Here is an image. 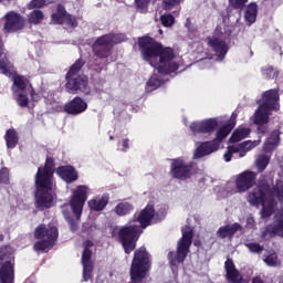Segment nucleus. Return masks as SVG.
I'll return each mask as SVG.
<instances>
[{
  "instance_id": "1",
  "label": "nucleus",
  "mask_w": 283,
  "mask_h": 283,
  "mask_svg": "<svg viewBox=\"0 0 283 283\" xmlns=\"http://www.w3.org/2000/svg\"><path fill=\"white\" fill-rule=\"evenodd\" d=\"M139 48L144 61H147L151 67H155L158 74L167 76L176 74L178 71L180 59L174 56V50L169 48L164 49L160 43L155 42L154 39L148 36L139 39Z\"/></svg>"
},
{
  "instance_id": "2",
  "label": "nucleus",
  "mask_w": 283,
  "mask_h": 283,
  "mask_svg": "<svg viewBox=\"0 0 283 283\" xmlns=\"http://www.w3.org/2000/svg\"><path fill=\"white\" fill-rule=\"evenodd\" d=\"M54 157H46L44 166L39 167L34 177V207L39 211H45L54 207Z\"/></svg>"
},
{
  "instance_id": "3",
  "label": "nucleus",
  "mask_w": 283,
  "mask_h": 283,
  "mask_svg": "<svg viewBox=\"0 0 283 283\" xmlns=\"http://www.w3.org/2000/svg\"><path fill=\"white\" fill-rule=\"evenodd\" d=\"M154 216H156L154 205H147L134 220V222H138L139 226L136 223H128L119 229L117 233L118 242L122 244L126 255L136 251L138 240H140V235H143V230L150 227Z\"/></svg>"
},
{
  "instance_id": "4",
  "label": "nucleus",
  "mask_w": 283,
  "mask_h": 283,
  "mask_svg": "<svg viewBox=\"0 0 283 283\" xmlns=\"http://www.w3.org/2000/svg\"><path fill=\"white\" fill-rule=\"evenodd\" d=\"M0 74H4V76H8L9 78H12L13 81V94H17L19 92H29L31 94L32 101L35 103L41 99V95L36 92H34V88H32V85L30 82L21 76L17 75L14 72V66L12 65V62L8 59V51L3 48V41L0 39Z\"/></svg>"
},
{
  "instance_id": "5",
  "label": "nucleus",
  "mask_w": 283,
  "mask_h": 283,
  "mask_svg": "<svg viewBox=\"0 0 283 283\" xmlns=\"http://www.w3.org/2000/svg\"><path fill=\"white\" fill-rule=\"evenodd\" d=\"M274 109H280V94L276 90H270L263 93L262 101L254 113V125H258V132L264 134L266 132V123H269V116Z\"/></svg>"
},
{
  "instance_id": "6",
  "label": "nucleus",
  "mask_w": 283,
  "mask_h": 283,
  "mask_svg": "<svg viewBox=\"0 0 283 283\" xmlns=\"http://www.w3.org/2000/svg\"><path fill=\"white\" fill-rule=\"evenodd\" d=\"M88 189L90 188H87V186H77L73 191L70 200V207L75 219L70 214V212L63 210V216L70 226L72 233H76V231H78V222L81 221V216H83V207H85V202H87Z\"/></svg>"
},
{
  "instance_id": "7",
  "label": "nucleus",
  "mask_w": 283,
  "mask_h": 283,
  "mask_svg": "<svg viewBox=\"0 0 283 283\" xmlns=\"http://www.w3.org/2000/svg\"><path fill=\"white\" fill-rule=\"evenodd\" d=\"M149 271H151V254L147 251V248L140 247L135 250L129 270L130 282L143 283Z\"/></svg>"
},
{
  "instance_id": "8",
  "label": "nucleus",
  "mask_w": 283,
  "mask_h": 283,
  "mask_svg": "<svg viewBox=\"0 0 283 283\" xmlns=\"http://www.w3.org/2000/svg\"><path fill=\"white\" fill-rule=\"evenodd\" d=\"M229 36H231V27L221 23L216 28L213 34L207 38V45L214 52L217 61H223L224 56H227L229 48L224 39Z\"/></svg>"
},
{
  "instance_id": "9",
  "label": "nucleus",
  "mask_w": 283,
  "mask_h": 283,
  "mask_svg": "<svg viewBox=\"0 0 283 283\" xmlns=\"http://www.w3.org/2000/svg\"><path fill=\"white\" fill-rule=\"evenodd\" d=\"M36 241L33 244L34 251H49L59 241V228L56 226L40 224L34 230Z\"/></svg>"
},
{
  "instance_id": "10",
  "label": "nucleus",
  "mask_w": 283,
  "mask_h": 283,
  "mask_svg": "<svg viewBox=\"0 0 283 283\" xmlns=\"http://www.w3.org/2000/svg\"><path fill=\"white\" fill-rule=\"evenodd\" d=\"M81 67H83V60H77L70 69L66 74V90L69 92H83V94H90V90L87 88V77L86 76H77L78 72H81Z\"/></svg>"
},
{
  "instance_id": "11",
  "label": "nucleus",
  "mask_w": 283,
  "mask_h": 283,
  "mask_svg": "<svg viewBox=\"0 0 283 283\" xmlns=\"http://www.w3.org/2000/svg\"><path fill=\"white\" fill-rule=\"evenodd\" d=\"M198 164L195 161H185L182 158L171 159L170 176L175 180H189L198 174Z\"/></svg>"
},
{
  "instance_id": "12",
  "label": "nucleus",
  "mask_w": 283,
  "mask_h": 283,
  "mask_svg": "<svg viewBox=\"0 0 283 283\" xmlns=\"http://www.w3.org/2000/svg\"><path fill=\"white\" fill-rule=\"evenodd\" d=\"M125 41V34H108L98 38L93 44V52L98 59H107L109 56V50L116 43H123Z\"/></svg>"
},
{
  "instance_id": "13",
  "label": "nucleus",
  "mask_w": 283,
  "mask_h": 283,
  "mask_svg": "<svg viewBox=\"0 0 283 283\" xmlns=\"http://www.w3.org/2000/svg\"><path fill=\"white\" fill-rule=\"evenodd\" d=\"M271 197V184L265 178H261L252 191L248 193L247 200L252 207H264Z\"/></svg>"
},
{
  "instance_id": "14",
  "label": "nucleus",
  "mask_w": 283,
  "mask_h": 283,
  "mask_svg": "<svg viewBox=\"0 0 283 283\" xmlns=\"http://www.w3.org/2000/svg\"><path fill=\"white\" fill-rule=\"evenodd\" d=\"M14 248L12 245L0 247V276L14 275Z\"/></svg>"
},
{
  "instance_id": "15",
  "label": "nucleus",
  "mask_w": 283,
  "mask_h": 283,
  "mask_svg": "<svg viewBox=\"0 0 283 283\" xmlns=\"http://www.w3.org/2000/svg\"><path fill=\"white\" fill-rule=\"evenodd\" d=\"M218 125H220V118L213 117L192 122L189 127L195 136H211L218 129Z\"/></svg>"
},
{
  "instance_id": "16",
  "label": "nucleus",
  "mask_w": 283,
  "mask_h": 283,
  "mask_svg": "<svg viewBox=\"0 0 283 283\" xmlns=\"http://www.w3.org/2000/svg\"><path fill=\"white\" fill-rule=\"evenodd\" d=\"M258 184V172L251 170H244L235 177L237 193H247L250 189H253Z\"/></svg>"
},
{
  "instance_id": "17",
  "label": "nucleus",
  "mask_w": 283,
  "mask_h": 283,
  "mask_svg": "<svg viewBox=\"0 0 283 283\" xmlns=\"http://www.w3.org/2000/svg\"><path fill=\"white\" fill-rule=\"evenodd\" d=\"M3 21V30L7 34L19 32L25 28V18L14 11L6 13Z\"/></svg>"
},
{
  "instance_id": "18",
  "label": "nucleus",
  "mask_w": 283,
  "mask_h": 283,
  "mask_svg": "<svg viewBox=\"0 0 283 283\" xmlns=\"http://www.w3.org/2000/svg\"><path fill=\"white\" fill-rule=\"evenodd\" d=\"M255 147H258V144L255 143H241L238 145L228 146L223 158L226 163H231L233 154H239L240 158H244V156H247V153L251 151V149H255Z\"/></svg>"
},
{
  "instance_id": "19",
  "label": "nucleus",
  "mask_w": 283,
  "mask_h": 283,
  "mask_svg": "<svg viewBox=\"0 0 283 283\" xmlns=\"http://www.w3.org/2000/svg\"><path fill=\"white\" fill-rule=\"evenodd\" d=\"M52 23L55 25H70L71 28H76L78 25V19L76 17L67 14L65 12V7L64 6H57V12L52 14L51 17Z\"/></svg>"
},
{
  "instance_id": "20",
  "label": "nucleus",
  "mask_w": 283,
  "mask_h": 283,
  "mask_svg": "<svg viewBox=\"0 0 283 283\" xmlns=\"http://www.w3.org/2000/svg\"><path fill=\"white\" fill-rule=\"evenodd\" d=\"M181 238L178 241L179 253L186 254L189 253V249H191V243L193 242V230L191 227L187 226L181 230Z\"/></svg>"
},
{
  "instance_id": "21",
  "label": "nucleus",
  "mask_w": 283,
  "mask_h": 283,
  "mask_svg": "<svg viewBox=\"0 0 283 283\" xmlns=\"http://www.w3.org/2000/svg\"><path fill=\"white\" fill-rule=\"evenodd\" d=\"M226 280L229 283H242L244 277L240 274V271L235 269V263L232 259H227L224 262Z\"/></svg>"
},
{
  "instance_id": "22",
  "label": "nucleus",
  "mask_w": 283,
  "mask_h": 283,
  "mask_svg": "<svg viewBox=\"0 0 283 283\" xmlns=\"http://www.w3.org/2000/svg\"><path fill=\"white\" fill-rule=\"evenodd\" d=\"M87 109V102L83 101L81 97H75L64 106V112L73 116H78Z\"/></svg>"
},
{
  "instance_id": "23",
  "label": "nucleus",
  "mask_w": 283,
  "mask_h": 283,
  "mask_svg": "<svg viewBox=\"0 0 283 283\" xmlns=\"http://www.w3.org/2000/svg\"><path fill=\"white\" fill-rule=\"evenodd\" d=\"M56 174L67 185H72V182H76V180H78V172L74 166H60L56 169Z\"/></svg>"
},
{
  "instance_id": "24",
  "label": "nucleus",
  "mask_w": 283,
  "mask_h": 283,
  "mask_svg": "<svg viewBox=\"0 0 283 283\" xmlns=\"http://www.w3.org/2000/svg\"><path fill=\"white\" fill-rule=\"evenodd\" d=\"M220 149V143H211V144H200V146L193 153V160H200V158H205V156H211L213 151H218Z\"/></svg>"
},
{
  "instance_id": "25",
  "label": "nucleus",
  "mask_w": 283,
  "mask_h": 283,
  "mask_svg": "<svg viewBox=\"0 0 283 283\" xmlns=\"http://www.w3.org/2000/svg\"><path fill=\"white\" fill-rule=\"evenodd\" d=\"M241 230H242V226L238 222L232 224H227L218 229L217 237H219L221 240H224L227 238L228 240H233V235H235V232Z\"/></svg>"
},
{
  "instance_id": "26",
  "label": "nucleus",
  "mask_w": 283,
  "mask_h": 283,
  "mask_svg": "<svg viewBox=\"0 0 283 283\" xmlns=\"http://www.w3.org/2000/svg\"><path fill=\"white\" fill-rule=\"evenodd\" d=\"M233 127H235V122H231L230 124H226L219 128L214 135L213 143H222V140L231 134V129H233Z\"/></svg>"
},
{
  "instance_id": "27",
  "label": "nucleus",
  "mask_w": 283,
  "mask_h": 283,
  "mask_svg": "<svg viewBox=\"0 0 283 283\" xmlns=\"http://www.w3.org/2000/svg\"><path fill=\"white\" fill-rule=\"evenodd\" d=\"M132 211H134V203L128 201H120L114 208V213H116V216H119V217L129 216Z\"/></svg>"
},
{
  "instance_id": "28",
  "label": "nucleus",
  "mask_w": 283,
  "mask_h": 283,
  "mask_svg": "<svg viewBox=\"0 0 283 283\" xmlns=\"http://www.w3.org/2000/svg\"><path fill=\"white\" fill-rule=\"evenodd\" d=\"M189 252H186V254H181L179 250V245H177V253L174 251H170L168 253V261L170 266H178V264H182L185 260H187V255Z\"/></svg>"
},
{
  "instance_id": "29",
  "label": "nucleus",
  "mask_w": 283,
  "mask_h": 283,
  "mask_svg": "<svg viewBox=\"0 0 283 283\" xmlns=\"http://www.w3.org/2000/svg\"><path fill=\"white\" fill-rule=\"evenodd\" d=\"M244 19L248 25H253V22L258 19V4L252 2L245 8Z\"/></svg>"
},
{
  "instance_id": "30",
  "label": "nucleus",
  "mask_w": 283,
  "mask_h": 283,
  "mask_svg": "<svg viewBox=\"0 0 283 283\" xmlns=\"http://www.w3.org/2000/svg\"><path fill=\"white\" fill-rule=\"evenodd\" d=\"M249 134H251V129L247 127H239L233 132L230 143H240L241 140H244V138H248Z\"/></svg>"
},
{
  "instance_id": "31",
  "label": "nucleus",
  "mask_w": 283,
  "mask_h": 283,
  "mask_svg": "<svg viewBox=\"0 0 283 283\" xmlns=\"http://www.w3.org/2000/svg\"><path fill=\"white\" fill-rule=\"evenodd\" d=\"M164 83L165 80H163L160 75L154 73L146 83V92H154V90H158V87H160Z\"/></svg>"
},
{
  "instance_id": "32",
  "label": "nucleus",
  "mask_w": 283,
  "mask_h": 283,
  "mask_svg": "<svg viewBox=\"0 0 283 283\" xmlns=\"http://www.w3.org/2000/svg\"><path fill=\"white\" fill-rule=\"evenodd\" d=\"M109 203V200L107 198H103L102 199H92L88 201V207L90 209H92V211H103V209H105V207H107V205Z\"/></svg>"
},
{
  "instance_id": "33",
  "label": "nucleus",
  "mask_w": 283,
  "mask_h": 283,
  "mask_svg": "<svg viewBox=\"0 0 283 283\" xmlns=\"http://www.w3.org/2000/svg\"><path fill=\"white\" fill-rule=\"evenodd\" d=\"M211 59H213V53L205 51L203 57L197 61L195 65L200 70H208L209 67H211Z\"/></svg>"
},
{
  "instance_id": "34",
  "label": "nucleus",
  "mask_w": 283,
  "mask_h": 283,
  "mask_svg": "<svg viewBox=\"0 0 283 283\" xmlns=\"http://www.w3.org/2000/svg\"><path fill=\"white\" fill-rule=\"evenodd\" d=\"M270 196L271 198H277L280 202L283 200V182L282 180H277L276 185L272 188L270 187Z\"/></svg>"
},
{
  "instance_id": "35",
  "label": "nucleus",
  "mask_w": 283,
  "mask_h": 283,
  "mask_svg": "<svg viewBox=\"0 0 283 283\" xmlns=\"http://www.w3.org/2000/svg\"><path fill=\"white\" fill-rule=\"evenodd\" d=\"M28 94H30V91H22L14 93L17 104L19 107H28L30 103V98L28 97Z\"/></svg>"
},
{
  "instance_id": "36",
  "label": "nucleus",
  "mask_w": 283,
  "mask_h": 283,
  "mask_svg": "<svg viewBox=\"0 0 283 283\" xmlns=\"http://www.w3.org/2000/svg\"><path fill=\"white\" fill-rule=\"evenodd\" d=\"M29 23H32L33 25H39L43 19H45V15L43 14V11L41 10H34L29 15Z\"/></svg>"
},
{
  "instance_id": "37",
  "label": "nucleus",
  "mask_w": 283,
  "mask_h": 283,
  "mask_svg": "<svg viewBox=\"0 0 283 283\" xmlns=\"http://www.w3.org/2000/svg\"><path fill=\"white\" fill-rule=\"evenodd\" d=\"M82 265L94 266V262L92 261V250H90V248H84L82 253Z\"/></svg>"
},
{
  "instance_id": "38",
  "label": "nucleus",
  "mask_w": 283,
  "mask_h": 283,
  "mask_svg": "<svg viewBox=\"0 0 283 283\" xmlns=\"http://www.w3.org/2000/svg\"><path fill=\"white\" fill-rule=\"evenodd\" d=\"M270 160H271V158H269V156H266V155L259 156V158L256 159V167H258L259 171H264V169H266V167H269Z\"/></svg>"
},
{
  "instance_id": "39",
  "label": "nucleus",
  "mask_w": 283,
  "mask_h": 283,
  "mask_svg": "<svg viewBox=\"0 0 283 283\" xmlns=\"http://www.w3.org/2000/svg\"><path fill=\"white\" fill-rule=\"evenodd\" d=\"M0 184L10 185V169H8V167H2L0 169Z\"/></svg>"
},
{
  "instance_id": "40",
  "label": "nucleus",
  "mask_w": 283,
  "mask_h": 283,
  "mask_svg": "<svg viewBox=\"0 0 283 283\" xmlns=\"http://www.w3.org/2000/svg\"><path fill=\"white\" fill-rule=\"evenodd\" d=\"M282 140L283 133L280 130H274L269 135L266 143H282Z\"/></svg>"
},
{
  "instance_id": "41",
  "label": "nucleus",
  "mask_w": 283,
  "mask_h": 283,
  "mask_svg": "<svg viewBox=\"0 0 283 283\" xmlns=\"http://www.w3.org/2000/svg\"><path fill=\"white\" fill-rule=\"evenodd\" d=\"M262 75L264 76V78H276L277 71L272 66H266L262 69Z\"/></svg>"
},
{
  "instance_id": "42",
  "label": "nucleus",
  "mask_w": 283,
  "mask_h": 283,
  "mask_svg": "<svg viewBox=\"0 0 283 283\" xmlns=\"http://www.w3.org/2000/svg\"><path fill=\"white\" fill-rule=\"evenodd\" d=\"M160 21L165 28H171V25L176 23V19L169 13L161 15Z\"/></svg>"
},
{
  "instance_id": "43",
  "label": "nucleus",
  "mask_w": 283,
  "mask_h": 283,
  "mask_svg": "<svg viewBox=\"0 0 283 283\" xmlns=\"http://www.w3.org/2000/svg\"><path fill=\"white\" fill-rule=\"evenodd\" d=\"M247 249H249L250 253H262L264 251V247H262L260 243H245Z\"/></svg>"
},
{
  "instance_id": "44",
  "label": "nucleus",
  "mask_w": 283,
  "mask_h": 283,
  "mask_svg": "<svg viewBox=\"0 0 283 283\" xmlns=\"http://www.w3.org/2000/svg\"><path fill=\"white\" fill-rule=\"evenodd\" d=\"M50 0H32L29 4L28 8L29 10H32L34 8H43L45 6H49Z\"/></svg>"
},
{
  "instance_id": "45",
  "label": "nucleus",
  "mask_w": 283,
  "mask_h": 283,
  "mask_svg": "<svg viewBox=\"0 0 283 283\" xmlns=\"http://www.w3.org/2000/svg\"><path fill=\"white\" fill-rule=\"evenodd\" d=\"M272 231L275 233V235L283 238V218L279 219L274 224H272Z\"/></svg>"
},
{
  "instance_id": "46",
  "label": "nucleus",
  "mask_w": 283,
  "mask_h": 283,
  "mask_svg": "<svg viewBox=\"0 0 283 283\" xmlns=\"http://www.w3.org/2000/svg\"><path fill=\"white\" fill-rule=\"evenodd\" d=\"M6 142L7 143H18L19 142V135H17V130L9 129L6 134Z\"/></svg>"
},
{
  "instance_id": "47",
  "label": "nucleus",
  "mask_w": 283,
  "mask_h": 283,
  "mask_svg": "<svg viewBox=\"0 0 283 283\" xmlns=\"http://www.w3.org/2000/svg\"><path fill=\"white\" fill-rule=\"evenodd\" d=\"M149 6V0H135V8L138 12H147V7Z\"/></svg>"
},
{
  "instance_id": "48",
  "label": "nucleus",
  "mask_w": 283,
  "mask_h": 283,
  "mask_svg": "<svg viewBox=\"0 0 283 283\" xmlns=\"http://www.w3.org/2000/svg\"><path fill=\"white\" fill-rule=\"evenodd\" d=\"M92 271H94V265H83L84 282L92 280Z\"/></svg>"
},
{
  "instance_id": "49",
  "label": "nucleus",
  "mask_w": 283,
  "mask_h": 283,
  "mask_svg": "<svg viewBox=\"0 0 283 283\" xmlns=\"http://www.w3.org/2000/svg\"><path fill=\"white\" fill-rule=\"evenodd\" d=\"M181 0H164V10H174L180 6Z\"/></svg>"
},
{
  "instance_id": "50",
  "label": "nucleus",
  "mask_w": 283,
  "mask_h": 283,
  "mask_svg": "<svg viewBox=\"0 0 283 283\" xmlns=\"http://www.w3.org/2000/svg\"><path fill=\"white\" fill-rule=\"evenodd\" d=\"M277 149V143H265L263 145V151L264 154H271Z\"/></svg>"
},
{
  "instance_id": "51",
  "label": "nucleus",
  "mask_w": 283,
  "mask_h": 283,
  "mask_svg": "<svg viewBox=\"0 0 283 283\" xmlns=\"http://www.w3.org/2000/svg\"><path fill=\"white\" fill-rule=\"evenodd\" d=\"M263 240H266V238H275V233L273 231V224H270L265 228V230L262 232Z\"/></svg>"
},
{
  "instance_id": "52",
  "label": "nucleus",
  "mask_w": 283,
  "mask_h": 283,
  "mask_svg": "<svg viewBox=\"0 0 283 283\" xmlns=\"http://www.w3.org/2000/svg\"><path fill=\"white\" fill-rule=\"evenodd\" d=\"M264 262H265V264H268V266H276L277 258L273 254H270V255L265 256Z\"/></svg>"
},
{
  "instance_id": "53",
  "label": "nucleus",
  "mask_w": 283,
  "mask_h": 283,
  "mask_svg": "<svg viewBox=\"0 0 283 283\" xmlns=\"http://www.w3.org/2000/svg\"><path fill=\"white\" fill-rule=\"evenodd\" d=\"M247 1L249 0H229L230 6H232V8H244V3H247Z\"/></svg>"
},
{
  "instance_id": "54",
  "label": "nucleus",
  "mask_w": 283,
  "mask_h": 283,
  "mask_svg": "<svg viewBox=\"0 0 283 283\" xmlns=\"http://www.w3.org/2000/svg\"><path fill=\"white\" fill-rule=\"evenodd\" d=\"M1 283H14V275H9L7 277L0 276Z\"/></svg>"
},
{
  "instance_id": "55",
  "label": "nucleus",
  "mask_w": 283,
  "mask_h": 283,
  "mask_svg": "<svg viewBox=\"0 0 283 283\" xmlns=\"http://www.w3.org/2000/svg\"><path fill=\"white\" fill-rule=\"evenodd\" d=\"M272 213L273 212L269 208H263V210H262V217L263 218H271Z\"/></svg>"
},
{
  "instance_id": "56",
  "label": "nucleus",
  "mask_w": 283,
  "mask_h": 283,
  "mask_svg": "<svg viewBox=\"0 0 283 283\" xmlns=\"http://www.w3.org/2000/svg\"><path fill=\"white\" fill-rule=\"evenodd\" d=\"M252 283H264V280H262V276H254L252 277Z\"/></svg>"
},
{
  "instance_id": "57",
  "label": "nucleus",
  "mask_w": 283,
  "mask_h": 283,
  "mask_svg": "<svg viewBox=\"0 0 283 283\" xmlns=\"http://www.w3.org/2000/svg\"><path fill=\"white\" fill-rule=\"evenodd\" d=\"M8 149H14L17 147V143H7Z\"/></svg>"
},
{
  "instance_id": "58",
  "label": "nucleus",
  "mask_w": 283,
  "mask_h": 283,
  "mask_svg": "<svg viewBox=\"0 0 283 283\" xmlns=\"http://www.w3.org/2000/svg\"><path fill=\"white\" fill-rule=\"evenodd\" d=\"M90 247H94V243L91 240H87L85 249H90Z\"/></svg>"
},
{
  "instance_id": "59",
  "label": "nucleus",
  "mask_w": 283,
  "mask_h": 283,
  "mask_svg": "<svg viewBox=\"0 0 283 283\" xmlns=\"http://www.w3.org/2000/svg\"><path fill=\"white\" fill-rule=\"evenodd\" d=\"M123 147H124V151H127V149H129V144L128 143H124Z\"/></svg>"
},
{
  "instance_id": "60",
  "label": "nucleus",
  "mask_w": 283,
  "mask_h": 283,
  "mask_svg": "<svg viewBox=\"0 0 283 283\" xmlns=\"http://www.w3.org/2000/svg\"><path fill=\"white\" fill-rule=\"evenodd\" d=\"M3 240H4L3 234H0V242H3Z\"/></svg>"
},
{
  "instance_id": "61",
  "label": "nucleus",
  "mask_w": 283,
  "mask_h": 283,
  "mask_svg": "<svg viewBox=\"0 0 283 283\" xmlns=\"http://www.w3.org/2000/svg\"><path fill=\"white\" fill-rule=\"evenodd\" d=\"M159 34H163V30H159Z\"/></svg>"
},
{
  "instance_id": "62",
  "label": "nucleus",
  "mask_w": 283,
  "mask_h": 283,
  "mask_svg": "<svg viewBox=\"0 0 283 283\" xmlns=\"http://www.w3.org/2000/svg\"><path fill=\"white\" fill-rule=\"evenodd\" d=\"M244 143H251V140H245Z\"/></svg>"
},
{
  "instance_id": "63",
  "label": "nucleus",
  "mask_w": 283,
  "mask_h": 283,
  "mask_svg": "<svg viewBox=\"0 0 283 283\" xmlns=\"http://www.w3.org/2000/svg\"><path fill=\"white\" fill-rule=\"evenodd\" d=\"M102 71V69H99V71H97V72H101Z\"/></svg>"
},
{
  "instance_id": "64",
  "label": "nucleus",
  "mask_w": 283,
  "mask_h": 283,
  "mask_svg": "<svg viewBox=\"0 0 283 283\" xmlns=\"http://www.w3.org/2000/svg\"><path fill=\"white\" fill-rule=\"evenodd\" d=\"M102 71V69H99V71H97V72H101Z\"/></svg>"
}]
</instances>
